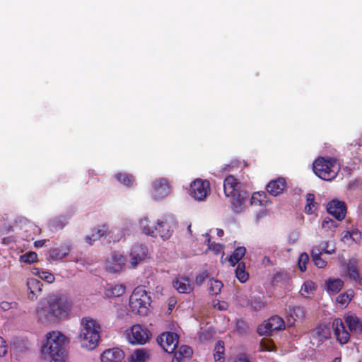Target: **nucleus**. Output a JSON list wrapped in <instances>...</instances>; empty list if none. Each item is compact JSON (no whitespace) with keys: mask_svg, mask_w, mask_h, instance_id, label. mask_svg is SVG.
Wrapping results in <instances>:
<instances>
[{"mask_svg":"<svg viewBox=\"0 0 362 362\" xmlns=\"http://www.w3.org/2000/svg\"><path fill=\"white\" fill-rule=\"evenodd\" d=\"M71 301L64 295H51L42 300L36 308L37 321L48 325L69 317Z\"/></svg>","mask_w":362,"mask_h":362,"instance_id":"f257e3e1","label":"nucleus"},{"mask_svg":"<svg viewBox=\"0 0 362 362\" xmlns=\"http://www.w3.org/2000/svg\"><path fill=\"white\" fill-rule=\"evenodd\" d=\"M46 343L42 347L45 360L49 362H65L69 339L59 331L47 333Z\"/></svg>","mask_w":362,"mask_h":362,"instance_id":"f03ea898","label":"nucleus"},{"mask_svg":"<svg viewBox=\"0 0 362 362\" xmlns=\"http://www.w3.org/2000/svg\"><path fill=\"white\" fill-rule=\"evenodd\" d=\"M100 327L97 322L88 317H83L78 340L82 347L88 350L94 349L100 340Z\"/></svg>","mask_w":362,"mask_h":362,"instance_id":"7ed1b4c3","label":"nucleus"},{"mask_svg":"<svg viewBox=\"0 0 362 362\" xmlns=\"http://www.w3.org/2000/svg\"><path fill=\"white\" fill-rule=\"evenodd\" d=\"M241 183L233 176H227L223 182V190L226 197L231 198L234 211L238 212L244 202L245 197L240 191Z\"/></svg>","mask_w":362,"mask_h":362,"instance_id":"20e7f679","label":"nucleus"},{"mask_svg":"<svg viewBox=\"0 0 362 362\" xmlns=\"http://www.w3.org/2000/svg\"><path fill=\"white\" fill-rule=\"evenodd\" d=\"M151 298L143 287H136L129 298V308L132 312L140 315H146Z\"/></svg>","mask_w":362,"mask_h":362,"instance_id":"39448f33","label":"nucleus"},{"mask_svg":"<svg viewBox=\"0 0 362 362\" xmlns=\"http://www.w3.org/2000/svg\"><path fill=\"white\" fill-rule=\"evenodd\" d=\"M313 168L319 177L329 180L337 176L339 170V165L337 160H315Z\"/></svg>","mask_w":362,"mask_h":362,"instance_id":"423d86ee","label":"nucleus"},{"mask_svg":"<svg viewBox=\"0 0 362 362\" xmlns=\"http://www.w3.org/2000/svg\"><path fill=\"white\" fill-rule=\"evenodd\" d=\"M210 192V183L207 180L197 178L190 184L189 194L197 201H204Z\"/></svg>","mask_w":362,"mask_h":362,"instance_id":"0eeeda50","label":"nucleus"},{"mask_svg":"<svg viewBox=\"0 0 362 362\" xmlns=\"http://www.w3.org/2000/svg\"><path fill=\"white\" fill-rule=\"evenodd\" d=\"M171 192V185L165 177L155 180L151 185V194L153 199L160 200L168 196Z\"/></svg>","mask_w":362,"mask_h":362,"instance_id":"6e6552de","label":"nucleus"},{"mask_svg":"<svg viewBox=\"0 0 362 362\" xmlns=\"http://www.w3.org/2000/svg\"><path fill=\"white\" fill-rule=\"evenodd\" d=\"M151 332L139 325H133L127 332V339L132 344H144L151 337Z\"/></svg>","mask_w":362,"mask_h":362,"instance_id":"1a4fd4ad","label":"nucleus"},{"mask_svg":"<svg viewBox=\"0 0 362 362\" xmlns=\"http://www.w3.org/2000/svg\"><path fill=\"white\" fill-rule=\"evenodd\" d=\"M284 327V321L277 315L272 316L257 327L259 335H270L273 331L280 330Z\"/></svg>","mask_w":362,"mask_h":362,"instance_id":"9d476101","label":"nucleus"},{"mask_svg":"<svg viewBox=\"0 0 362 362\" xmlns=\"http://www.w3.org/2000/svg\"><path fill=\"white\" fill-rule=\"evenodd\" d=\"M158 344L167 353H173L178 344V336L174 332H164L157 338Z\"/></svg>","mask_w":362,"mask_h":362,"instance_id":"9b49d317","label":"nucleus"},{"mask_svg":"<svg viewBox=\"0 0 362 362\" xmlns=\"http://www.w3.org/2000/svg\"><path fill=\"white\" fill-rule=\"evenodd\" d=\"M124 264L125 257L117 252H113L106 262L105 269L110 274H117L123 269Z\"/></svg>","mask_w":362,"mask_h":362,"instance_id":"f8f14e48","label":"nucleus"},{"mask_svg":"<svg viewBox=\"0 0 362 362\" xmlns=\"http://www.w3.org/2000/svg\"><path fill=\"white\" fill-rule=\"evenodd\" d=\"M155 235L153 237H160L163 240L169 239L173 233V223L169 221L167 218L163 220H158L156 226H154Z\"/></svg>","mask_w":362,"mask_h":362,"instance_id":"ddd939ff","label":"nucleus"},{"mask_svg":"<svg viewBox=\"0 0 362 362\" xmlns=\"http://www.w3.org/2000/svg\"><path fill=\"white\" fill-rule=\"evenodd\" d=\"M327 210L336 219L341 221L346 216V206L344 202L334 199L327 204Z\"/></svg>","mask_w":362,"mask_h":362,"instance_id":"4468645a","label":"nucleus"},{"mask_svg":"<svg viewBox=\"0 0 362 362\" xmlns=\"http://www.w3.org/2000/svg\"><path fill=\"white\" fill-rule=\"evenodd\" d=\"M147 249L143 245H134L130 252V263L131 267L135 268L138 264H141L147 257Z\"/></svg>","mask_w":362,"mask_h":362,"instance_id":"2eb2a0df","label":"nucleus"},{"mask_svg":"<svg viewBox=\"0 0 362 362\" xmlns=\"http://www.w3.org/2000/svg\"><path fill=\"white\" fill-rule=\"evenodd\" d=\"M332 328L334 335L340 344H345L349 341L350 334L346 329L341 319H335L332 322Z\"/></svg>","mask_w":362,"mask_h":362,"instance_id":"dca6fc26","label":"nucleus"},{"mask_svg":"<svg viewBox=\"0 0 362 362\" xmlns=\"http://www.w3.org/2000/svg\"><path fill=\"white\" fill-rule=\"evenodd\" d=\"M124 358V353L119 348L107 349L100 356L101 362H121Z\"/></svg>","mask_w":362,"mask_h":362,"instance_id":"f3484780","label":"nucleus"},{"mask_svg":"<svg viewBox=\"0 0 362 362\" xmlns=\"http://www.w3.org/2000/svg\"><path fill=\"white\" fill-rule=\"evenodd\" d=\"M286 187L284 178L279 177L276 180L270 181L267 185V191L273 196H277L282 193Z\"/></svg>","mask_w":362,"mask_h":362,"instance_id":"a211bd4d","label":"nucleus"},{"mask_svg":"<svg viewBox=\"0 0 362 362\" xmlns=\"http://www.w3.org/2000/svg\"><path fill=\"white\" fill-rule=\"evenodd\" d=\"M344 321L351 332L362 333V320L355 314H346L344 315Z\"/></svg>","mask_w":362,"mask_h":362,"instance_id":"6ab92c4d","label":"nucleus"},{"mask_svg":"<svg viewBox=\"0 0 362 362\" xmlns=\"http://www.w3.org/2000/svg\"><path fill=\"white\" fill-rule=\"evenodd\" d=\"M26 284L29 291L28 298L32 300L36 299L42 291V283L35 278H30L27 280Z\"/></svg>","mask_w":362,"mask_h":362,"instance_id":"aec40b11","label":"nucleus"},{"mask_svg":"<svg viewBox=\"0 0 362 362\" xmlns=\"http://www.w3.org/2000/svg\"><path fill=\"white\" fill-rule=\"evenodd\" d=\"M173 287L181 293H189L193 290L190 279L187 277H180L173 283Z\"/></svg>","mask_w":362,"mask_h":362,"instance_id":"412c9836","label":"nucleus"},{"mask_svg":"<svg viewBox=\"0 0 362 362\" xmlns=\"http://www.w3.org/2000/svg\"><path fill=\"white\" fill-rule=\"evenodd\" d=\"M347 273L350 279L354 280L362 286V277H360L356 260H349L347 264Z\"/></svg>","mask_w":362,"mask_h":362,"instance_id":"4be33fe9","label":"nucleus"},{"mask_svg":"<svg viewBox=\"0 0 362 362\" xmlns=\"http://www.w3.org/2000/svg\"><path fill=\"white\" fill-rule=\"evenodd\" d=\"M125 288L122 284L107 285L105 288V295L109 298L119 297L124 293Z\"/></svg>","mask_w":362,"mask_h":362,"instance_id":"5701e85b","label":"nucleus"},{"mask_svg":"<svg viewBox=\"0 0 362 362\" xmlns=\"http://www.w3.org/2000/svg\"><path fill=\"white\" fill-rule=\"evenodd\" d=\"M70 251V245H66L64 247L54 248L49 251V260L52 259L57 261L65 257Z\"/></svg>","mask_w":362,"mask_h":362,"instance_id":"b1692460","label":"nucleus"},{"mask_svg":"<svg viewBox=\"0 0 362 362\" xmlns=\"http://www.w3.org/2000/svg\"><path fill=\"white\" fill-rule=\"evenodd\" d=\"M149 358V353L145 349L136 350L129 357V362H146Z\"/></svg>","mask_w":362,"mask_h":362,"instance_id":"393cba45","label":"nucleus"},{"mask_svg":"<svg viewBox=\"0 0 362 362\" xmlns=\"http://www.w3.org/2000/svg\"><path fill=\"white\" fill-rule=\"evenodd\" d=\"M67 221L64 216L56 217L51 219L48 223L49 229L52 231L63 228Z\"/></svg>","mask_w":362,"mask_h":362,"instance_id":"a878e982","label":"nucleus"},{"mask_svg":"<svg viewBox=\"0 0 362 362\" xmlns=\"http://www.w3.org/2000/svg\"><path fill=\"white\" fill-rule=\"evenodd\" d=\"M245 252L246 249L245 247H237L229 258V262L231 265L235 266L245 255Z\"/></svg>","mask_w":362,"mask_h":362,"instance_id":"bb28decb","label":"nucleus"},{"mask_svg":"<svg viewBox=\"0 0 362 362\" xmlns=\"http://www.w3.org/2000/svg\"><path fill=\"white\" fill-rule=\"evenodd\" d=\"M224 346L223 341H218L214 349V359L216 362L224 361Z\"/></svg>","mask_w":362,"mask_h":362,"instance_id":"cd10ccee","label":"nucleus"},{"mask_svg":"<svg viewBox=\"0 0 362 362\" xmlns=\"http://www.w3.org/2000/svg\"><path fill=\"white\" fill-rule=\"evenodd\" d=\"M236 277L240 282H245L248 279V274L245 272V264L243 262L238 264L235 269Z\"/></svg>","mask_w":362,"mask_h":362,"instance_id":"c85d7f7f","label":"nucleus"},{"mask_svg":"<svg viewBox=\"0 0 362 362\" xmlns=\"http://www.w3.org/2000/svg\"><path fill=\"white\" fill-rule=\"evenodd\" d=\"M306 205L305 206V211L307 214H312L316 209L317 203L315 202V195L311 193L306 194Z\"/></svg>","mask_w":362,"mask_h":362,"instance_id":"c756f323","label":"nucleus"},{"mask_svg":"<svg viewBox=\"0 0 362 362\" xmlns=\"http://www.w3.org/2000/svg\"><path fill=\"white\" fill-rule=\"evenodd\" d=\"M117 180L123 185L130 187L134 182V177L130 174L118 173L116 175Z\"/></svg>","mask_w":362,"mask_h":362,"instance_id":"7c9ffc66","label":"nucleus"},{"mask_svg":"<svg viewBox=\"0 0 362 362\" xmlns=\"http://www.w3.org/2000/svg\"><path fill=\"white\" fill-rule=\"evenodd\" d=\"M289 311L291 313V317L293 318V320H303L305 317L304 310L301 307H289Z\"/></svg>","mask_w":362,"mask_h":362,"instance_id":"2f4dec72","label":"nucleus"},{"mask_svg":"<svg viewBox=\"0 0 362 362\" xmlns=\"http://www.w3.org/2000/svg\"><path fill=\"white\" fill-rule=\"evenodd\" d=\"M140 226L143 230V232L149 235H155V230L154 226H149V221L148 218H144L141 219L140 221Z\"/></svg>","mask_w":362,"mask_h":362,"instance_id":"473e14b6","label":"nucleus"},{"mask_svg":"<svg viewBox=\"0 0 362 362\" xmlns=\"http://www.w3.org/2000/svg\"><path fill=\"white\" fill-rule=\"evenodd\" d=\"M223 287V284L221 281L214 280L213 279L209 280V291L212 295H217L221 292Z\"/></svg>","mask_w":362,"mask_h":362,"instance_id":"72a5a7b5","label":"nucleus"},{"mask_svg":"<svg viewBox=\"0 0 362 362\" xmlns=\"http://www.w3.org/2000/svg\"><path fill=\"white\" fill-rule=\"evenodd\" d=\"M36 272L34 274L37 275L40 279L45 281L47 283H52L54 281V275L46 271H40L38 269H35Z\"/></svg>","mask_w":362,"mask_h":362,"instance_id":"f704fd0d","label":"nucleus"},{"mask_svg":"<svg viewBox=\"0 0 362 362\" xmlns=\"http://www.w3.org/2000/svg\"><path fill=\"white\" fill-rule=\"evenodd\" d=\"M327 288L332 292H338L343 286V281L340 279H334L327 282Z\"/></svg>","mask_w":362,"mask_h":362,"instance_id":"c9c22d12","label":"nucleus"},{"mask_svg":"<svg viewBox=\"0 0 362 362\" xmlns=\"http://www.w3.org/2000/svg\"><path fill=\"white\" fill-rule=\"evenodd\" d=\"M266 194L264 192H257L253 194L252 199H251V203L252 204H257L259 205H264V204L267 202L265 200Z\"/></svg>","mask_w":362,"mask_h":362,"instance_id":"e433bc0d","label":"nucleus"},{"mask_svg":"<svg viewBox=\"0 0 362 362\" xmlns=\"http://www.w3.org/2000/svg\"><path fill=\"white\" fill-rule=\"evenodd\" d=\"M37 254L35 252H29L21 256L20 260L22 262L32 264L37 260Z\"/></svg>","mask_w":362,"mask_h":362,"instance_id":"4c0bfd02","label":"nucleus"},{"mask_svg":"<svg viewBox=\"0 0 362 362\" xmlns=\"http://www.w3.org/2000/svg\"><path fill=\"white\" fill-rule=\"evenodd\" d=\"M249 307L255 310H259L264 307V303L260 297H252L250 298Z\"/></svg>","mask_w":362,"mask_h":362,"instance_id":"58836bf2","label":"nucleus"},{"mask_svg":"<svg viewBox=\"0 0 362 362\" xmlns=\"http://www.w3.org/2000/svg\"><path fill=\"white\" fill-rule=\"evenodd\" d=\"M108 227L106 225H103L100 228H98L95 233L92 234L93 241L100 239V238L107 235Z\"/></svg>","mask_w":362,"mask_h":362,"instance_id":"ea45409f","label":"nucleus"},{"mask_svg":"<svg viewBox=\"0 0 362 362\" xmlns=\"http://www.w3.org/2000/svg\"><path fill=\"white\" fill-rule=\"evenodd\" d=\"M309 261V256L307 253H302L298 258V267L301 272L306 270V264Z\"/></svg>","mask_w":362,"mask_h":362,"instance_id":"a19ab883","label":"nucleus"},{"mask_svg":"<svg viewBox=\"0 0 362 362\" xmlns=\"http://www.w3.org/2000/svg\"><path fill=\"white\" fill-rule=\"evenodd\" d=\"M177 354L180 356H182V357H185V358H189L192 354V349L189 346H182L180 348V350L177 352Z\"/></svg>","mask_w":362,"mask_h":362,"instance_id":"79ce46f5","label":"nucleus"},{"mask_svg":"<svg viewBox=\"0 0 362 362\" xmlns=\"http://www.w3.org/2000/svg\"><path fill=\"white\" fill-rule=\"evenodd\" d=\"M314 289V284L312 281H306L301 287L300 292L302 295L309 294Z\"/></svg>","mask_w":362,"mask_h":362,"instance_id":"37998d69","label":"nucleus"},{"mask_svg":"<svg viewBox=\"0 0 362 362\" xmlns=\"http://www.w3.org/2000/svg\"><path fill=\"white\" fill-rule=\"evenodd\" d=\"M337 226V223L329 217L325 218L322 223V227L325 229H331L332 228H336Z\"/></svg>","mask_w":362,"mask_h":362,"instance_id":"c03bdc74","label":"nucleus"},{"mask_svg":"<svg viewBox=\"0 0 362 362\" xmlns=\"http://www.w3.org/2000/svg\"><path fill=\"white\" fill-rule=\"evenodd\" d=\"M238 303L243 307H249L250 303V299L247 298L246 295L240 294L238 297Z\"/></svg>","mask_w":362,"mask_h":362,"instance_id":"a18cd8bd","label":"nucleus"},{"mask_svg":"<svg viewBox=\"0 0 362 362\" xmlns=\"http://www.w3.org/2000/svg\"><path fill=\"white\" fill-rule=\"evenodd\" d=\"M209 277L206 271L202 272L196 276L195 281L197 284L201 285L203 282Z\"/></svg>","mask_w":362,"mask_h":362,"instance_id":"49530a36","label":"nucleus"},{"mask_svg":"<svg viewBox=\"0 0 362 362\" xmlns=\"http://www.w3.org/2000/svg\"><path fill=\"white\" fill-rule=\"evenodd\" d=\"M312 260L318 268H324L327 265V262L322 259L321 256L313 257Z\"/></svg>","mask_w":362,"mask_h":362,"instance_id":"de8ad7c7","label":"nucleus"},{"mask_svg":"<svg viewBox=\"0 0 362 362\" xmlns=\"http://www.w3.org/2000/svg\"><path fill=\"white\" fill-rule=\"evenodd\" d=\"M7 353V345L5 340L0 337V356H4Z\"/></svg>","mask_w":362,"mask_h":362,"instance_id":"09e8293b","label":"nucleus"},{"mask_svg":"<svg viewBox=\"0 0 362 362\" xmlns=\"http://www.w3.org/2000/svg\"><path fill=\"white\" fill-rule=\"evenodd\" d=\"M322 252V249H321L319 246L314 247L311 251L312 258L321 256Z\"/></svg>","mask_w":362,"mask_h":362,"instance_id":"8fccbe9b","label":"nucleus"},{"mask_svg":"<svg viewBox=\"0 0 362 362\" xmlns=\"http://www.w3.org/2000/svg\"><path fill=\"white\" fill-rule=\"evenodd\" d=\"M357 144L358 146L356 150L357 156L362 158V136L359 139V142Z\"/></svg>","mask_w":362,"mask_h":362,"instance_id":"3c124183","label":"nucleus"},{"mask_svg":"<svg viewBox=\"0 0 362 362\" xmlns=\"http://www.w3.org/2000/svg\"><path fill=\"white\" fill-rule=\"evenodd\" d=\"M0 308L5 311L8 310L11 308V305L8 302L4 301L0 303Z\"/></svg>","mask_w":362,"mask_h":362,"instance_id":"603ef678","label":"nucleus"},{"mask_svg":"<svg viewBox=\"0 0 362 362\" xmlns=\"http://www.w3.org/2000/svg\"><path fill=\"white\" fill-rule=\"evenodd\" d=\"M327 245H328V243L326 242L325 243V246L322 248V252L326 253V254H329V255L334 253L335 252V250L334 249H332L331 250L327 249Z\"/></svg>","mask_w":362,"mask_h":362,"instance_id":"864d4df0","label":"nucleus"},{"mask_svg":"<svg viewBox=\"0 0 362 362\" xmlns=\"http://www.w3.org/2000/svg\"><path fill=\"white\" fill-rule=\"evenodd\" d=\"M45 242H46L45 240H37L35 242L34 245L36 247H41L44 245Z\"/></svg>","mask_w":362,"mask_h":362,"instance_id":"5fc2aeb1","label":"nucleus"},{"mask_svg":"<svg viewBox=\"0 0 362 362\" xmlns=\"http://www.w3.org/2000/svg\"><path fill=\"white\" fill-rule=\"evenodd\" d=\"M182 356H180L177 354V352L175 353V356L173 359V362H181V358Z\"/></svg>","mask_w":362,"mask_h":362,"instance_id":"6e6d98bb","label":"nucleus"},{"mask_svg":"<svg viewBox=\"0 0 362 362\" xmlns=\"http://www.w3.org/2000/svg\"><path fill=\"white\" fill-rule=\"evenodd\" d=\"M234 362H250L245 357H240L237 358Z\"/></svg>","mask_w":362,"mask_h":362,"instance_id":"4d7b16f0","label":"nucleus"},{"mask_svg":"<svg viewBox=\"0 0 362 362\" xmlns=\"http://www.w3.org/2000/svg\"><path fill=\"white\" fill-rule=\"evenodd\" d=\"M86 242L90 244V245H92L93 243H92V238L90 236H86Z\"/></svg>","mask_w":362,"mask_h":362,"instance_id":"13d9d810","label":"nucleus"},{"mask_svg":"<svg viewBox=\"0 0 362 362\" xmlns=\"http://www.w3.org/2000/svg\"><path fill=\"white\" fill-rule=\"evenodd\" d=\"M320 334V331L319 329H315L312 332V335L313 337L316 336V335H319Z\"/></svg>","mask_w":362,"mask_h":362,"instance_id":"bf43d9fd","label":"nucleus"},{"mask_svg":"<svg viewBox=\"0 0 362 362\" xmlns=\"http://www.w3.org/2000/svg\"><path fill=\"white\" fill-rule=\"evenodd\" d=\"M264 259L265 261H267L268 263H270V262H271L270 259H269V257H264Z\"/></svg>","mask_w":362,"mask_h":362,"instance_id":"052dcab7","label":"nucleus"},{"mask_svg":"<svg viewBox=\"0 0 362 362\" xmlns=\"http://www.w3.org/2000/svg\"><path fill=\"white\" fill-rule=\"evenodd\" d=\"M223 233V231L222 230L220 229V230H218V235H222Z\"/></svg>","mask_w":362,"mask_h":362,"instance_id":"680f3d73","label":"nucleus"},{"mask_svg":"<svg viewBox=\"0 0 362 362\" xmlns=\"http://www.w3.org/2000/svg\"><path fill=\"white\" fill-rule=\"evenodd\" d=\"M332 362H340V358H335Z\"/></svg>","mask_w":362,"mask_h":362,"instance_id":"e2e57ef3","label":"nucleus"},{"mask_svg":"<svg viewBox=\"0 0 362 362\" xmlns=\"http://www.w3.org/2000/svg\"><path fill=\"white\" fill-rule=\"evenodd\" d=\"M344 296H342L341 297V300H339V302H340L341 303H344V299H343V298H344Z\"/></svg>","mask_w":362,"mask_h":362,"instance_id":"0e129e2a","label":"nucleus"},{"mask_svg":"<svg viewBox=\"0 0 362 362\" xmlns=\"http://www.w3.org/2000/svg\"><path fill=\"white\" fill-rule=\"evenodd\" d=\"M359 211L361 214H362V204L359 206Z\"/></svg>","mask_w":362,"mask_h":362,"instance_id":"69168bd1","label":"nucleus"},{"mask_svg":"<svg viewBox=\"0 0 362 362\" xmlns=\"http://www.w3.org/2000/svg\"><path fill=\"white\" fill-rule=\"evenodd\" d=\"M317 158L321 159V158H325L320 156H318ZM328 158H330V157H329Z\"/></svg>","mask_w":362,"mask_h":362,"instance_id":"338daca9","label":"nucleus"},{"mask_svg":"<svg viewBox=\"0 0 362 362\" xmlns=\"http://www.w3.org/2000/svg\"><path fill=\"white\" fill-rule=\"evenodd\" d=\"M3 241H4V243L8 242V240H6V238H4Z\"/></svg>","mask_w":362,"mask_h":362,"instance_id":"774afa93","label":"nucleus"}]
</instances>
